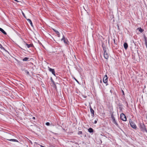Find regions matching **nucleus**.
<instances>
[{
  "label": "nucleus",
  "instance_id": "obj_1",
  "mask_svg": "<svg viewBox=\"0 0 147 147\" xmlns=\"http://www.w3.org/2000/svg\"><path fill=\"white\" fill-rule=\"evenodd\" d=\"M139 126L141 131L143 132L147 133V130L146 128V126L143 122L139 123Z\"/></svg>",
  "mask_w": 147,
  "mask_h": 147
},
{
  "label": "nucleus",
  "instance_id": "obj_2",
  "mask_svg": "<svg viewBox=\"0 0 147 147\" xmlns=\"http://www.w3.org/2000/svg\"><path fill=\"white\" fill-rule=\"evenodd\" d=\"M12 135L11 134L6 133L5 136V139L10 141L15 142H18V141L17 140L10 139V137Z\"/></svg>",
  "mask_w": 147,
  "mask_h": 147
},
{
  "label": "nucleus",
  "instance_id": "obj_3",
  "mask_svg": "<svg viewBox=\"0 0 147 147\" xmlns=\"http://www.w3.org/2000/svg\"><path fill=\"white\" fill-rule=\"evenodd\" d=\"M129 123L131 127L133 129H136L137 126L135 124L131 119L129 120Z\"/></svg>",
  "mask_w": 147,
  "mask_h": 147
},
{
  "label": "nucleus",
  "instance_id": "obj_4",
  "mask_svg": "<svg viewBox=\"0 0 147 147\" xmlns=\"http://www.w3.org/2000/svg\"><path fill=\"white\" fill-rule=\"evenodd\" d=\"M113 112L111 115V117L112 120H113V122L114 123H115L116 125L118 127L119 126L118 124L117 123V122L115 119V117H114L113 116Z\"/></svg>",
  "mask_w": 147,
  "mask_h": 147
},
{
  "label": "nucleus",
  "instance_id": "obj_5",
  "mask_svg": "<svg viewBox=\"0 0 147 147\" xmlns=\"http://www.w3.org/2000/svg\"><path fill=\"white\" fill-rule=\"evenodd\" d=\"M30 128L32 129L33 130H38V129H39V128L38 127L34 124V125H30Z\"/></svg>",
  "mask_w": 147,
  "mask_h": 147
},
{
  "label": "nucleus",
  "instance_id": "obj_6",
  "mask_svg": "<svg viewBox=\"0 0 147 147\" xmlns=\"http://www.w3.org/2000/svg\"><path fill=\"white\" fill-rule=\"evenodd\" d=\"M61 41L63 40L64 43L67 45H68V41L67 39L65 37L64 35L63 36L61 40Z\"/></svg>",
  "mask_w": 147,
  "mask_h": 147
},
{
  "label": "nucleus",
  "instance_id": "obj_7",
  "mask_svg": "<svg viewBox=\"0 0 147 147\" xmlns=\"http://www.w3.org/2000/svg\"><path fill=\"white\" fill-rule=\"evenodd\" d=\"M121 119L124 121H126L127 120V118L125 115L123 113H122L120 115Z\"/></svg>",
  "mask_w": 147,
  "mask_h": 147
},
{
  "label": "nucleus",
  "instance_id": "obj_8",
  "mask_svg": "<svg viewBox=\"0 0 147 147\" xmlns=\"http://www.w3.org/2000/svg\"><path fill=\"white\" fill-rule=\"evenodd\" d=\"M48 69L49 71L52 72V74L55 76H56V75L55 74V69H53L51 68L50 67H48Z\"/></svg>",
  "mask_w": 147,
  "mask_h": 147
},
{
  "label": "nucleus",
  "instance_id": "obj_9",
  "mask_svg": "<svg viewBox=\"0 0 147 147\" xmlns=\"http://www.w3.org/2000/svg\"><path fill=\"white\" fill-rule=\"evenodd\" d=\"M108 79V78L107 76V75H105L103 79V82L104 83L106 84L107 83Z\"/></svg>",
  "mask_w": 147,
  "mask_h": 147
},
{
  "label": "nucleus",
  "instance_id": "obj_10",
  "mask_svg": "<svg viewBox=\"0 0 147 147\" xmlns=\"http://www.w3.org/2000/svg\"><path fill=\"white\" fill-rule=\"evenodd\" d=\"M24 43H25V45L27 46L28 48H29L30 47H34V46L32 43H31L30 44H28L25 41H24Z\"/></svg>",
  "mask_w": 147,
  "mask_h": 147
},
{
  "label": "nucleus",
  "instance_id": "obj_11",
  "mask_svg": "<svg viewBox=\"0 0 147 147\" xmlns=\"http://www.w3.org/2000/svg\"><path fill=\"white\" fill-rule=\"evenodd\" d=\"M90 111L92 114V117H94V111L93 109L91 107H90Z\"/></svg>",
  "mask_w": 147,
  "mask_h": 147
},
{
  "label": "nucleus",
  "instance_id": "obj_12",
  "mask_svg": "<svg viewBox=\"0 0 147 147\" xmlns=\"http://www.w3.org/2000/svg\"><path fill=\"white\" fill-rule=\"evenodd\" d=\"M104 58L106 59H107L109 58V55L107 52L106 53H104Z\"/></svg>",
  "mask_w": 147,
  "mask_h": 147
},
{
  "label": "nucleus",
  "instance_id": "obj_13",
  "mask_svg": "<svg viewBox=\"0 0 147 147\" xmlns=\"http://www.w3.org/2000/svg\"><path fill=\"white\" fill-rule=\"evenodd\" d=\"M88 131L90 132V133H93L94 131L93 129L92 128H90L88 129Z\"/></svg>",
  "mask_w": 147,
  "mask_h": 147
},
{
  "label": "nucleus",
  "instance_id": "obj_14",
  "mask_svg": "<svg viewBox=\"0 0 147 147\" xmlns=\"http://www.w3.org/2000/svg\"><path fill=\"white\" fill-rule=\"evenodd\" d=\"M124 48L125 49H127L128 47V45L127 43L125 42L123 44Z\"/></svg>",
  "mask_w": 147,
  "mask_h": 147
},
{
  "label": "nucleus",
  "instance_id": "obj_15",
  "mask_svg": "<svg viewBox=\"0 0 147 147\" xmlns=\"http://www.w3.org/2000/svg\"><path fill=\"white\" fill-rule=\"evenodd\" d=\"M26 20L30 24L31 26L33 27V26L31 20L29 19H26Z\"/></svg>",
  "mask_w": 147,
  "mask_h": 147
},
{
  "label": "nucleus",
  "instance_id": "obj_16",
  "mask_svg": "<svg viewBox=\"0 0 147 147\" xmlns=\"http://www.w3.org/2000/svg\"><path fill=\"white\" fill-rule=\"evenodd\" d=\"M0 31L1 32L4 34H7V33H6V32L2 28H0Z\"/></svg>",
  "mask_w": 147,
  "mask_h": 147
},
{
  "label": "nucleus",
  "instance_id": "obj_17",
  "mask_svg": "<svg viewBox=\"0 0 147 147\" xmlns=\"http://www.w3.org/2000/svg\"><path fill=\"white\" fill-rule=\"evenodd\" d=\"M144 38L145 41V44L147 45V37H146L145 35H144Z\"/></svg>",
  "mask_w": 147,
  "mask_h": 147
},
{
  "label": "nucleus",
  "instance_id": "obj_18",
  "mask_svg": "<svg viewBox=\"0 0 147 147\" xmlns=\"http://www.w3.org/2000/svg\"><path fill=\"white\" fill-rule=\"evenodd\" d=\"M53 30L55 32H56V34H57L58 37H60V34H59V32L57 31L56 30L54 29H53Z\"/></svg>",
  "mask_w": 147,
  "mask_h": 147
},
{
  "label": "nucleus",
  "instance_id": "obj_19",
  "mask_svg": "<svg viewBox=\"0 0 147 147\" xmlns=\"http://www.w3.org/2000/svg\"><path fill=\"white\" fill-rule=\"evenodd\" d=\"M137 30H138L139 32L142 33L144 31V30L141 27L138 28Z\"/></svg>",
  "mask_w": 147,
  "mask_h": 147
},
{
  "label": "nucleus",
  "instance_id": "obj_20",
  "mask_svg": "<svg viewBox=\"0 0 147 147\" xmlns=\"http://www.w3.org/2000/svg\"><path fill=\"white\" fill-rule=\"evenodd\" d=\"M121 95L122 96L123 98H125V95L124 92L123 90H121Z\"/></svg>",
  "mask_w": 147,
  "mask_h": 147
},
{
  "label": "nucleus",
  "instance_id": "obj_21",
  "mask_svg": "<svg viewBox=\"0 0 147 147\" xmlns=\"http://www.w3.org/2000/svg\"><path fill=\"white\" fill-rule=\"evenodd\" d=\"M29 58L27 57H25L24 59H23V61H26L28 60V59Z\"/></svg>",
  "mask_w": 147,
  "mask_h": 147
},
{
  "label": "nucleus",
  "instance_id": "obj_22",
  "mask_svg": "<svg viewBox=\"0 0 147 147\" xmlns=\"http://www.w3.org/2000/svg\"><path fill=\"white\" fill-rule=\"evenodd\" d=\"M102 47H103V51H104V53H106V48L104 47L103 45L102 46Z\"/></svg>",
  "mask_w": 147,
  "mask_h": 147
},
{
  "label": "nucleus",
  "instance_id": "obj_23",
  "mask_svg": "<svg viewBox=\"0 0 147 147\" xmlns=\"http://www.w3.org/2000/svg\"><path fill=\"white\" fill-rule=\"evenodd\" d=\"M51 82L53 83V84H55V82H54V81H53V79L51 77Z\"/></svg>",
  "mask_w": 147,
  "mask_h": 147
},
{
  "label": "nucleus",
  "instance_id": "obj_24",
  "mask_svg": "<svg viewBox=\"0 0 147 147\" xmlns=\"http://www.w3.org/2000/svg\"><path fill=\"white\" fill-rule=\"evenodd\" d=\"M78 134L79 135H82V131H79L78 132Z\"/></svg>",
  "mask_w": 147,
  "mask_h": 147
},
{
  "label": "nucleus",
  "instance_id": "obj_25",
  "mask_svg": "<svg viewBox=\"0 0 147 147\" xmlns=\"http://www.w3.org/2000/svg\"><path fill=\"white\" fill-rule=\"evenodd\" d=\"M0 48L1 49H4V50H5V48L4 47H3L2 45L0 44Z\"/></svg>",
  "mask_w": 147,
  "mask_h": 147
},
{
  "label": "nucleus",
  "instance_id": "obj_26",
  "mask_svg": "<svg viewBox=\"0 0 147 147\" xmlns=\"http://www.w3.org/2000/svg\"><path fill=\"white\" fill-rule=\"evenodd\" d=\"M25 72L28 75H30L29 72L27 70H25Z\"/></svg>",
  "mask_w": 147,
  "mask_h": 147
},
{
  "label": "nucleus",
  "instance_id": "obj_27",
  "mask_svg": "<svg viewBox=\"0 0 147 147\" xmlns=\"http://www.w3.org/2000/svg\"><path fill=\"white\" fill-rule=\"evenodd\" d=\"M22 14L23 16L26 19L27 18H26L24 13L23 12H22Z\"/></svg>",
  "mask_w": 147,
  "mask_h": 147
},
{
  "label": "nucleus",
  "instance_id": "obj_28",
  "mask_svg": "<svg viewBox=\"0 0 147 147\" xmlns=\"http://www.w3.org/2000/svg\"><path fill=\"white\" fill-rule=\"evenodd\" d=\"M50 123L49 122H47L46 123V125L47 126H49V125H50Z\"/></svg>",
  "mask_w": 147,
  "mask_h": 147
},
{
  "label": "nucleus",
  "instance_id": "obj_29",
  "mask_svg": "<svg viewBox=\"0 0 147 147\" xmlns=\"http://www.w3.org/2000/svg\"><path fill=\"white\" fill-rule=\"evenodd\" d=\"M118 105L119 107H121L122 106V105L121 104H119V105Z\"/></svg>",
  "mask_w": 147,
  "mask_h": 147
},
{
  "label": "nucleus",
  "instance_id": "obj_30",
  "mask_svg": "<svg viewBox=\"0 0 147 147\" xmlns=\"http://www.w3.org/2000/svg\"><path fill=\"white\" fill-rule=\"evenodd\" d=\"M53 85H54V87H55V88L56 89L57 88V86H56V85L55 84H55H53Z\"/></svg>",
  "mask_w": 147,
  "mask_h": 147
},
{
  "label": "nucleus",
  "instance_id": "obj_31",
  "mask_svg": "<svg viewBox=\"0 0 147 147\" xmlns=\"http://www.w3.org/2000/svg\"><path fill=\"white\" fill-rule=\"evenodd\" d=\"M113 41H114V44H115V45L116 44V43H115V39H113Z\"/></svg>",
  "mask_w": 147,
  "mask_h": 147
},
{
  "label": "nucleus",
  "instance_id": "obj_32",
  "mask_svg": "<svg viewBox=\"0 0 147 147\" xmlns=\"http://www.w3.org/2000/svg\"><path fill=\"white\" fill-rule=\"evenodd\" d=\"M74 79L76 80V81L78 83L79 82L75 78H74Z\"/></svg>",
  "mask_w": 147,
  "mask_h": 147
},
{
  "label": "nucleus",
  "instance_id": "obj_33",
  "mask_svg": "<svg viewBox=\"0 0 147 147\" xmlns=\"http://www.w3.org/2000/svg\"><path fill=\"white\" fill-rule=\"evenodd\" d=\"M97 123V120H95L94 121V123L95 124H96Z\"/></svg>",
  "mask_w": 147,
  "mask_h": 147
},
{
  "label": "nucleus",
  "instance_id": "obj_34",
  "mask_svg": "<svg viewBox=\"0 0 147 147\" xmlns=\"http://www.w3.org/2000/svg\"><path fill=\"white\" fill-rule=\"evenodd\" d=\"M126 103L127 104V107H128V106L127 102H126Z\"/></svg>",
  "mask_w": 147,
  "mask_h": 147
},
{
  "label": "nucleus",
  "instance_id": "obj_35",
  "mask_svg": "<svg viewBox=\"0 0 147 147\" xmlns=\"http://www.w3.org/2000/svg\"><path fill=\"white\" fill-rule=\"evenodd\" d=\"M32 119H33L34 120V119H35V117H32Z\"/></svg>",
  "mask_w": 147,
  "mask_h": 147
},
{
  "label": "nucleus",
  "instance_id": "obj_36",
  "mask_svg": "<svg viewBox=\"0 0 147 147\" xmlns=\"http://www.w3.org/2000/svg\"><path fill=\"white\" fill-rule=\"evenodd\" d=\"M119 109L121 110H122V108L121 107H119Z\"/></svg>",
  "mask_w": 147,
  "mask_h": 147
},
{
  "label": "nucleus",
  "instance_id": "obj_37",
  "mask_svg": "<svg viewBox=\"0 0 147 147\" xmlns=\"http://www.w3.org/2000/svg\"><path fill=\"white\" fill-rule=\"evenodd\" d=\"M15 1H16V2H19V1H18L17 0H14Z\"/></svg>",
  "mask_w": 147,
  "mask_h": 147
},
{
  "label": "nucleus",
  "instance_id": "obj_38",
  "mask_svg": "<svg viewBox=\"0 0 147 147\" xmlns=\"http://www.w3.org/2000/svg\"><path fill=\"white\" fill-rule=\"evenodd\" d=\"M84 137H86V134H85L84 135Z\"/></svg>",
  "mask_w": 147,
  "mask_h": 147
},
{
  "label": "nucleus",
  "instance_id": "obj_39",
  "mask_svg": "<svg viewBox=\"0 0 147 147\" xmlns=\"http://www.w3.org/2000/svg\"><path fill=\"white\" fill-rule=\"evenodd\" d=\"M100 82L101 83H102V80H100Z\"/></svg>",
  "mask_w": 147,
  "mask_h": 147
},
{
  "label": "nucleus",
  "instance_id": "obj_40",
  "mask_svg": "<svg viewBox=\"0 0 147 147\" xmlns=\"http://www.w3.org/2000/svg\"><path fill=\"white\" fill-rule=\"evenodd\" d=\"M41 147H45V146H42V145H41Z\"/></svg>",
  "mask_w": 147,
  "mask_h": 147
},
{
  "label": "nucleus",
  "instance_id": "obj_41",
  "mask_svg": "<svg viewBox=\"0 0 147 147\" xmlns=\"http://www.w3.org/2000/svg\"><path fill=\"white\" fill-rule=\"evenodd\" d=\"M146 46V48L147 49V45H145Z\"/></svg>",
  "mask_w": 147,
  "mask_h": 147
},
{
  "label": "nucleus",
  "instance_id": "obj_42",
  "mask_svg": "<svg viewBox=\"0 0 147 147\" xmlns=\"http://www.w3.org/2000/svg\"><path fill=\"white\" fill-rule=\"evenodd\" d=\"M110 92H111V93L112 92V91H111V90L110 91Z\"/></svg>",
  "mask_w": 147,
  "mask_h": 147
},
{
  "label": "nucleus",
  "instance_id": "obj_43",
  "mask_svg": "<svg viewBox=\"0 0 147 147\" xmlns=\"http://www.w3.org/2000/svg\"><path fill=\"white\" fill-rule=\"evenodd\" d=\"M117 26H118V27L119 28V26L118 25H117Z\"/></svg>",
  "mask_w": 147,
  "mask_h": 147
}]
</instances>
